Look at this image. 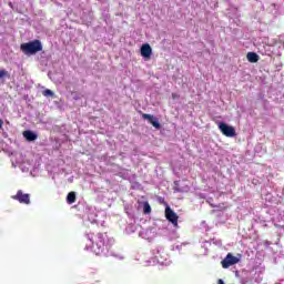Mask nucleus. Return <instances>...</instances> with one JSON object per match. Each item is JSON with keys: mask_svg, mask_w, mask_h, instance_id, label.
Returning a JSON list of instances; mask_svg holds the SVG:
<instances>
[{"mask_svg": "<svg viewBox=\"0 0 284 284\" xmlns=\"http://www.w3.org/2000/svg\"><path fill=\"white\" fill-rule=\"evenodd\" d=\"M20 50L23 54H37V52H41V50H43V44H41V40H33L22 43L20 45Z\"/></svg>", "mask_w": 284, "mask_h": 284, "instance_id": "1", "label": "nucleus"}, {"mask_svg": "<svg viewBox=\"0 0 284 284\" xmlns=\"http://www.w3.org/2000/svg\"><path fill=\"white\" fill-rule=\"evenodd\" d=\"M219 130L224 136H227L229 139L236 136V129H234L232 125H227L225 122L219 123Z\"/></svg>", "mask_w": 284, "mask_h": 284, "instance_id": "2", "label": "nucleus"}, {"mask_svg": "<svg viewBox=\"0 0 284 284\" xmlns=\"http://www.w3.org/2000/svg\"><path fill=\"white\" fill-rule=\"evenodd\" d=\"M95 254H101L105 250V240H103V234L99 233L92 245Z\"/></svg>", "mask_w": 284, "mask_h": 284, "instance_id": "3", "label": "nucleus"}, {"mask_svg": "<svg viewBox=\"0 0 284 284\" xmlns=\"http://www.w3.org/2000/svg\"><path fill=\"white\" fill-rule=\"evenodd\" d=\"M13 201H19L22 205H30V194L23 193L22 190H19L16 195H12Z\"/></svg>", "mask_w": 284, "mask_h": 284, "instance_id": "4", "label": "nucleus"}, {"mask_svg": "<svg viewBox=\"0 0 284 284\" xmlns=\"http://www.w3.org/2000/svg\"><path fill=\"white\" fill-rule=\"evenodd\" d=\"M241 260L236 256H233L232 253H229L225 258L221 262L222 267L227 270V267H232V265H236Z\"/></svg>", "mask_w": 284, "mask_h": 284, "instance_id": "5", "label": "nucleus"}, {"mask_svg": "<svg viewBox=\"0 0 284 284\" xmlns=\"http://www.w3.org/2000/svg\"><path fill=\"white\" fill-rule=\"evenodd\" d=\"M165 219H168L174 227L179 225V215H176L170 206L165 209Z\"/></svg>", "mask_w": 284, "mask_h": 284, "instance_id": "6", "label": "nucleus"}, {"mask_svg": "<svg viewBox=\"0 0 284 284\" xmlns=\"http://www.w3.org/2000/svg\"><path fill=\"white\" fill-rule=\"evenodd\" d=\"M142 119H144L145 121H149V123H151V125H153V128H155L156 130H161V123H159V120H156L154 115L142 113Z\"/></svg>", "mask_w": 284, "mask_h": 284, "instance_id": "7", "label": "nucleus"}, {"mask_svg": "<svg viewBox=\"0 0 284 284\" xmlns=\"http://www.w3.org/2000/svg\"><path fill=\"white\" fill-rule=\"evenodd\" d=\"M140 52H141V57H143L144 59H151L152 47L149 43L142 44Z\"/></svg>", "mask_w": 284, "mask_h": 284, "instance_id": "8", "label": "nucleus"}, {"mask_svg": "<svg viewBox=\"0 0 284 284\" xmlns=\"http://www.w3.org/2000/svg\"><path fill=\"white\" fill-rule=\"evenodd\" d=\"M22 134H23L24 139H27L28 141H37V139H38V135L30 130L23 131Z\"/></svg>", "mask_w": 284, "mask_h": 284, "instance_id": "9", "label": "nucleus"}, {"mask_svg": "<svg viewBox=\"0 0 284 284\" xmlns=\"http://www.w3.org/2000/svg\"><path fill=\"white\" fill-rule=\"evenodd\" d=\"M246 59L250 63H258V55L255 52H248Z\"/></svg>", "mask_w": 284, "mask_h": 284, "instance_id": "10", "label": "nucleus"}, {"mask_svg": "<svg viewBox=\"0 0 284 284\" xmlns=\"http://www.w3.org/2000/svg\"><path fill=\"white\" fill-rule=\"evenodd\" d=\"M75 202H77V193L70 192L67 195V203H69V205H72V203H75Z\"/></svg>", "mask_w": 284, "mask_h": 284, "instance_id": "11", "label": "nucleus"}, {"mask_svg": "<svg viewBox=\"0 0 284 284\" xmlns=\"http://www.w3.org/2000/svg\"><path fill=\"white\" fill-rule=\"evenodd\" d=\"M4 77L10 79V73L7 70H0V80L4 79Z\"/></svg>", "mask_w": 284, "mask_h": 284, "instance_id": "12", "label": "nucleus"}, {"mask_svg": "<svg viewBox=\"0 0 284 284\" xmlns=\"http://www.w3.org/2000/svg\"><path fill=\"white\" fill-rule=\"evenodd\" d=\"M152 212V206H150V203H144V214H150Z\"/></svg>", "mask_w": 284, "mask_h": 284, "instance_id": "13", "label": "nucleus"}, {"mask_svg": "<svg viewBox=\"0 0 284 284\" xmlns=\"http://www.w3.org/2000/svg\"><path fill=\"white\" fill-rule=\"evenodd\" d=\"M43 97H54V92H52V90L50 89H45L43 92H42Z\"/></svg>", "mask_w": 284, "mask_h": 284, "instance_id": "14", "label": "nucleus"}, {"mask_svg": "<svg viewBox=\"0 0 284 284\" xmlns=\"http://www.w3.org/2000/svg\"><path fill=\"white\" fill-rule=\"evenodd\" d=\"M171 97H172L173 100H176V99H180L181 95H179L178 93H172Z\"/></svg>", "mask_w": 284, "mask_h": 284, "instance_id": "15", "label": "nucleus"}, {"mask_svg": "<svg viewBox=\"0 0 284 284\" xmlns=\"http://www.w3.org/2000/svg\"><path fill=\"white\" fill-rule=\"evenodd\" d=\"M3 128V120L0 119V130Z\"/></svg>", "mask_w": 284, "mask_h": 284, "instance_id": "16", "label": "nucleus"}, {"mask_svg": "<svg viewBox=\"0 0 284 284\" xmlns=\"http://www.w3.org/2000/svg\"><path fill=\"white\" fill-rule=\"evenodd\" d=\"M217 284H225V282H223V280H219Z\"/></svg>", "mask_w": 284, "mask_h": 284, "instance_id": "17", "label": "nucleus"}]
</instances>
